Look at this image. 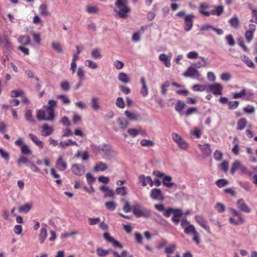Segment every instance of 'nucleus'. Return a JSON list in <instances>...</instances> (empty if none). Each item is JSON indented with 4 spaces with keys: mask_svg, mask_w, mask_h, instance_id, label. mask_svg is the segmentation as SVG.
I'll list each match as a JSON object with an SVG mask.
<instances>
[{
    "mask_svg": "<svg viewBox=\"0 0 257 257\" xmlns=\"http://www.w3.org/2000/svg\"><path fill=\"white\" fill-rule=\"evenodd\" d=\"M127 0H117L115 3L116 9L114 11L118 17L125 19L131 12V8L127 6Z\"/></svg>",
    "mask_w": 257,
    "mask_h": 257,
    "instance_id": "obj_1",
    "label": "nucleus"
},
{
    "mask_svg": "<svg viewBox=\"0 0 257 257\" xmlns=\"http://www.w3.org/2000/svg\"><path fill=\"white\" fill-rule=\"evenodd\" d=\"M128 121L127 119L123 117H118L116 122H113L111 123L112 130L115 132H118L120 130H124L126 128L128 125Z\"/></svg>",
    "mask_w": 257,
    "mask_h": 257,
    "instance_id": "obj_2",
    "label": "nucleus"
},
{
    "mask_svg": "<svg viewBox=\"0 0 257 257\" xmlns=\"http://www.w3.org/2000/svg\"><path fill=\"white\" fill-rule=\"evenodd\" d=\"M253 97V92L251 90L245 88L242 89L240 92L234 93L233 95L234 99L242 98L246 100H251Z\"/></svg>",
    "mask_w": 257,
    "mask_h": 257,
    "instance_id": "obj_3",
    "label": "nucleus"
},
{
    "mask_svg": "<svg viewBox=\"0 0 257 257\" xmlns=\"http://www.w3.org/2000/svg\"><path fill=\"white\" fill-rule=\"evenodd\" d=\"M173 140L177 144L178 147L183 150L187 149L189 147V144L184 141L182 138L176 133L172 134Z\"/></svg>",
    "mask_w": 257,
    "mask_h": 257,
    "instance_id": "obj_4",
    "label": "nucleus"
},
{
    "mask_svg": "<svg viewBox=\"0 0 257 257\" xmlns=\"http://www.w3.org/2000/svg\"><path fill=\"white\" fill-rule=\"evenodd\" d=\"M15 144L17 146L20 148L21 153L23 155L27 156L32 154V150L30 149L29 147L23 141L22 139L20 138L16 140Z\"/></svg>",
    "mask_w": 257,
    "mask_h": 257,
    "instance_id": "obj_5",
    "label": "nucleus"
},
{
    "mask_svg": "<svg viewBox=\"0 0 257 257\" xmlns=\"http://www.w3.org/2000/svg\"><path fill=\"white\" fill-rule=\"evenodd\" d=\"M223 90V86L219 83L213 84H207L206 92H211L215 95H221Z\"/></svg>",
    "mask_w": 257,
    "mask_h": 257,
    "instance_id": "obj_6",
    "label": "nucleus"
},
{
    "mask_svg": "<svg viewBox=\"0 0 257 257\" xmlns=\"http://www.w3.org/2000/svg\"><path fill=\"white\" fill-rule=\"evenodd\" d=\"M183 76L186 77H191L199 79L200 74L195 67L189 66L184 72Z\"/></svg>",
    "mask_w": 257,
    "mask_h": 257,
    "instance_id": "obj_7",
    "label": "nucleus"
},
{
    "mask_svg": "<svg viewBox=\"0 0 257 257\" xmlns=\"http://www.w3.org/2000/svg\"><path fill=\"white\" fill-rule=\"evenodd\" d=\"M139 204H136L133 207V212L134 214L138 217H148L150 215V211L146 209L141 210L139 208Z\"/></svg>",
    "mask_w": 257,
    "mask_h": 257,
    "instance_id": "obj_8",
    "label": "nucleus"
},
{
    "mask_svg": "<svg viewBox=\"0 0 257 257\" xmlns=\"http://www.w3.org/2000/svg\"><path fill=\"white\" fill-rule=\"evenodd\" d=\"M71 170L73 174L78 176H82L85 173L84 166L79 164L72 165L71 167Z\"/></svg>",
    "mask_w": 257,
    "mask_h": 257,
    "instance_id": "obj_9",
    "label": "nucleus"
},
{
    "mask_svg": "<svg viewBox=\"0 0 257 257\" xmlns=\"http://www.w3.org/2000/svg\"><path fill=\"white\" fill-rule=\"evenodd\" d=\"M256 26L254 24H250L248 26V30L245 32L244 36L247 43H250L253 38L254 33L255 31Z\"/></svg>",
    "mask_w": 257,
    "mask_h": 257,
    "instance_id": "obj_10",
    "label": "nucleus"
},
{
    "mask_svg": "<svg viewBox=\"0 0 257 257\" xmlns=\"http://www.w3.org/2000/svg\"><path fill=\"white\" fill-rule=\"evenodd\" d=\"M56 168L60 171H64L67 168V164L63 157L59 156L56 161Z\"/></svg>",
    "mask_w": 257,
    "mask_h": 257,
    "instance_id": "obj_11",
    "label": "nucleus"
},
{
    "mask_svg": "<svg viewBox=\"0 0 257 257\" xmlns=\"http://www.w3.org/2000/svg\"><path fill=\"white\" fill-rule=\"evenodd\" d=\"M194 16L193 14L187 15L184 17L185 26L184 30L186 32L190 31L193 26V21Z\"/></svg>",
    "mask_w": 257,
    "mask_h": 257,
    "instance_id": "obj_12",
    "label": "nucleus"
},
{
    "mask_svg": "<svg viewBox=\"0 0 257 257\" xmlns=\"http://www.w3.org/2000/svg\"><path fill=\"white\" fill-rule=\"evenodd\" d=\"M150 197L154 200L163 201L164 199V195L160 189H153L150 192Z\"/></svg>",
    "mask_w": 257,
    "mask_h": 257,
    "instance_id": "obj_13",
    "label": "nucleus"
},
{
    "mask_svg": "<svg viewBox=\"0 0 257 257\" xmlns=\"http://www.w3.org/2000/svg\"><path fill=\"white\" fill-rule=\"evenodd\" d=\"M237 208L241 211L248 213L251 212V209L245 203L243 199H239L236 202Z\"/></svg>",
    "mask_w": 257,
    "mask_h": 257,
    "instance_id": "obj_14",
    "label": "nucleus"
},
{
    "mask_svg": "<svg viewBox=\"0 0 257 257\" xmlns=\"http://www.w3.org/2000/svg\"><path fill=\"white\" fill-rule=\"evenodd\" d=\"M57 101L51 99L49 100L48 105L45 106V108L47 110L48 112L50 115L54 119L55 114H54V108L57 105Z\"/></svg>",
    "mask_w": 257,
    "mask_h": 257,
    "instance_id": "obj_15",
    "label": "nucleus"
},
{
    "mask_svg": "<svg viewBox=\"0 0 257 257\" xmlns=\"http://www.w3.org/2000/svg\"><path fill=\"white\" fill-rule=\"evenodd\" d=\"M124 113L127 118L131 121L137 120L140 117V114L136 111L126 110Z\"/></svg>",
    "mask_w": 257,
    "mask_h": 257,
    "instance_id": "obj_16",
    "label": "nucleus"
},
{
    "mask_svg": "<svg viewBox=\"0 0 257 257\" xmlns=\"http://www.w3.org/2000/svg\"><path fill=\"white\" fill-rule=\"evenodd\" d=\"M37 118L39 120H44L47 121H52L54 120V118L50 114L46 115L45 112L41 109L37 110Z\"/></svg>",
    "mask_w": 257,
    "mask_h": 257,
    "instance_id": "obj_17",
    "label": "nucleus"
},
{
    "mask_svg": "<svg viewBox=\"0 0 257 257\" xmlns=\"http://www.w3.org/2000/svg\"><path fill=\"white\" fill-rule=\"evenodd\" d=\"M54 131L52 126H50L47 124H44L41 126V134L42 136L47 137L51 135Z\"/></svg>",
    "mask_w": 257,
    "mask_h": 257,
    "instance_id": "obj_18",
    "label": "nucleus"
},
{
    "mask_svg": "<svg viewBox=\"0 0 257 257\" xmlns=\"http://www.w3.org/2000/svg\"><path fill=\"white\" fill-rule=\"evenodd\" d=\"M107 165L106 163L101 161H99L96 163L94 167H93L94 172H103L107 169Z\"/></svg>",
    "mask_w": 257,
    "mask_h": 257,
    "instance_id": "obj_19",
    "label": "nucleus"
},
{
    "mask_svg": "<svg viewBox=\"0 0 257 257\" xmlns=\"http://www.w3.org/2000/svg\"><path fill=\"white\" fill-rule=\"evenodd\" d=\"M209 6L205 3H201L199 7V12L201 15L206 16H210V12L208 11Z\"/></svg>",
    "mask_w": 257,
    "mask_h": 257,
    "instance_id": "obj_20",
    "label": "nucleus"
},
{
    "mask_svg": "<svg viewBox=\"0 0 257 257\" xmlns=\"http://www.w3.org/2000/svg\"><path fill=\"white\" fill-rule=\"evenodd\" d=\"M103 237L108 242L112 243L113 246L119 248H121L122 247L120 243L118 241L115 240L112 237L110 236L109 233H104Z\"/></svg>",
    "mask_w": 257,
    "mask_h": 257,
    "instance_id": "obj_21",
    "label": "nucleus"
},
{
    "mask_svg": "<svg viewBox=\"0 0 257 257\" xmlns=\"http://www.w3.org/2000/svg\"><path fill=\"white\" fill-rule=\"evenodd\" d=\"M118 80L121 83L127 84L130 82V76L125 73L121 72L117 75Z\"/></svg>",
    "mask_w": 257,
    "mask_h": 257,
    "instance_id": "obj_22",
    "label": "nucleus"
},
{
    "mask_svg": "<svg viewBox=\"0 0 257 257\" xmlns=\"http://www.w3.org/2000/svg\"><path fill=\"white\" fill-rule=\"evenodd\" d=\"M195 220L196 222L203 228H204L208 232H209V227L206 225V221L204 218L200 215L195 216Z\"/></svg>",
    "mask_w": 257,
    "mask_h": 257,
    "instance_id": "obj_23",
    "label": "nucleus"
},
{
    "mask_svg": "<svg viewBox=\"0 0 257 257\" xmlns=\"http://www.w3.org/2000/svg\"><path fill=\"white\" fill-rule=\"evenodd\" d=\"M214 9L210 11V16L213 15L216 16H220L224 11V8L222 6H214Z\"/></svg>",
    "mask_w": 257,
    "mask_h": 257,
    "instance_id": "obj_24",
    "label": "nucleus"
},
{
    "mask_svg": "<svg viewBox=\"0 0 257 257\" xmlns=\"http://www.w3.org/2000/svg\"><path fill=\"white\" fill-rule=\"evenodd\" d=\"M18 42L22 46H27L30 44L31 39L29 36H20L18 39Z\"/></svg>",
    "mask_w": 257,
    "mask_h": 257,
    "instance_id": "obj_25",
    "label": "nucleus"
},
{
    "mask_svg": "<svg viewBox=\"0 0 257 257\" xmlns=\"http://www.w3.org/2000/svg\"><path fill=\"white\" fill-rule=\"evenodd\" d=\"M159 60L163 62L166 67L169 68L171 65V61L170 58L165 54L162 53L160 54L159 56Z\"/></svg>",
    "mask_w": 257,
    "mask_h": 257,
    "instance_id": "obj_26",
    "label": "nucleus"
},
{
    "mask_svg": "<svg viewBox=\"0 0 257 257\" xmlns=\"http://www.w3.org/2000/svg\"><path fill=\"white\" fill-rule=\"evenodd\" d=\"M172 177L171 176L166 175L162 179L163 185L167 188H171L174 185V183L172 182Z\"/></svg>",
    "mask_w": 257,
    "mask_h": 257,
    "instance_id": "obj_27",
    "label": "nucleus"
},
{
    "mask_svg": "<svg viewBox=\"0 0 257 257\" xmlns=\"http://www.w3.org/2000/svg\"><path fill=\"white\" fill-rule=\"evenodd\" d=\"M185 106V102L183 101H181V100L178 99L176 101V103L175 106V109L180 114L182 115L183 114V109Z\"/></svg>",
    "mask_w": 257,
    "mask_h": 257,
    "instance_id": "obj_28",
    "label": "nucleus"
},
{
    "mask_svg": "<svg viewBox=\"0 0 257 257\" xmlns=\"http://www.w3.org/2000/svg\"><path fill=\"white\" fill-rule=\"evenodd\" d=\"M199 148L201 150L202 153L204 155L207 156H209L211 154V149H210V146L208 144H205L204 145H199Z\"/></svg>",
    "mask_w": 257,
    "mask_h": 257,
    "instance_id": "obj_29",
    "label": "nucleus"
},
{
    "mask_svg": "<svg viewBox=\"0 0 257 257\" xmlns=\"http://www.w3.org/2000/svg\"><path fill=\"white\" fill-rule=\"evenodd\" d=\"M59 145L62 148H66L67 146L70 145L78 146V143L76 141H74L71 139H68L65 141H61L60 142Z\"/></svg>",
    "mask_w": 257,
    "mask_h": 257,
    "instance_id": "obj_30",
    "label": "nucleus"
},
{
    "mask_svg": "<svg viewBox=\"0 0 257 257\" xmlns=\"http://www.w3.org/2000/svg\"><path fill=\"white\" fill-rule=\"evenodd\" d=\"M90 104L91 108L94 111H97L100 108V105L98 103V98L96 97H93L91 98Z\"/></svg>",
    "mask_w": 257,
    "mask_h": 257,
    "instance_id": "obj_31",
    "label": "nucleus"
},
{
    "mask_svg": "<svg viewBox=\"0 0 257 257\" xmlns=\"http://www.w3.org/2000/svg\"><path fill=\"white\" fill-rule=\"evenodd\" d=\"M29 137L40 148H43L44 147L43 143L41 141L39 140L37 136L32 134H30L29 135Z\"/></svg>",
    "mask_w": 257,
    "mask_h": 257,
    "instance_id": "obj_32",
    "label": "nucleus"
},
{
    "mask_svg": "<svg viewBox=\"0 0 257 257\" xmlns=\"http://www.w3.org/2000/svg\"><path fill=\"white\" fill-rule=\"evenodd\" d=\"M241 165L242 164L240 161L239 160L235 161L232 164L230 172L231 174L233 175L236 170H240Z\"/></svg>",
    "mask_w": 257,
    "mask_h": 257,
    "instance_id": "obj_33",
    "label": "nucleus"
},
{
    "mask_svg": "<svg viewBox=\"0 0 257 257\" xmlns=\"http://www.w3.org/2000/svg\"><path fill=\"white\" fill-rule=\"evenodd\" d=\"M0 44L6 48L9 49L11 47V44L8 41L7 38L5 36L0 35Z\"/></svg>",
    "mask_w": 257,
    "mask_h": 257,
    "instance_id": "obj_34",
    "label": "nucleus"
},
{
    "mask_svg": "<svg viewBox=\"0 0 257 257\" xmlns=\"http://www.w3.org/2000/svg\"><path fill=\"white\" fill-rule=\"evenodd\" d=\"M47 237V230L45 228H42L40 230V232L39 235V239L40 243H44V241Z\"/></svg>",
    "mask_w": 257,
    "mask_h": 257,
    "instance_id": "obj_35",
    "label": "nucleus"
},
{
    "mask_svg": "<svg viewBox=\"0 0 257 257\" xmlns=\"http://www.w3.org/2000/svg\"><path fill=\"white\" fill-rule=\"evenodd\" d=\"M150 176H145L144 175H141L139 176V183L141 184V185L143 187H145L148 184L149 178Z\"/></svg>",
    "mask_w": 257,
    "mask_h": 257,
    "instance_id": "obj_36",
    "label": "nucleus"
},
{
    "mask_svg": "<svg viewBox=\"0 0 257 257\" xmlns=\"http://www.w3.org/2000/svg\"><path fill=\"white\" fill-rule=\"evenodd\" d=\"M199 58L201 59V61L194 62L193 63L194 66L196 68L206 67L207 65V64L205 58L203 57H200Z\"/></svg>",
    "mask_w": 257,
    "mask_h": 257,
    "instance_id": "obj_37",
    "label": "nucleus"
},
{
    "mask_svg": "<svg viewBox=\"0 0 257 257\" xmlns=\"http://www.w3.org/2000/svg\"><path fill=\"white\" fill-rule=\"evenodd\" d=\"M91 56L92 58L94 59H100L102 57V55L100 51L97 48L92 49L91 52Z\"/></svg>",
    "mask_w": 257,
    "mask_h": 257,
    "instance_id": "obj_38",
    "label": "nucleus"
},
{
    "mask_svg": "<svg viewBox=\"0 0 257 257\" xmlns=\"http://www.w3.org/2000/svg\"><path fill=\"white\" fill-rule=\"evenodd\" d=\"M229 23L230 26L234 29H237L239 27V20L236 16L231 18L229 20Z\"/></svg>",
    "mask_w": 257,
    "mask_h": 257,
    "instance_id": "obj_39",
    "label": "nucleus"
},
{
    "mask_svg": "<svg viewBox=\"0 0 257 257\" xmlns=\"http://www.w3.org/2000/svg\"><path fill=\"white\" fill-rule=\"evenodd\" d=\"M247 124V120L245 118H242L237 121V130H243Z\"/></svg>",
    "mask_w": 257,
    "mask_h": 257,
    "instance_id": "obj_40",
    "label": "nucleus"
},
{
    "mask_svg": "<svg viewBox=\"0 0 257 257\" xmlns=\"http://www.w3.org/2000/svg\"><path fill=\"white\" fill-rule=\"evenodd\" d=\"M85 65L86 66L92 69H96L98 67V65L96 62L89 59H87L85 61Z\"/></svg>",
    "mask_w": 257,
    "mask_h": 257,
    "instance_id": "obj_41",
    "label": "nucleus"
},
{
    "mask_svg": "<svg viewBox=\"0 0 257 257\" xmlns=\"http://www.w3.org/2000/svg\"><path fill=\"white\" fill-rule=\"evenodd\" d=\"M25 117L30 122H34L35 121V119L32 115V111L30 109L26 110Z\"/></svg>",
    "mask_w": 257,
    "mask_h": 257,
    "instance_id": "obj_42",
    "label": "nucleus"
},
{
    "mask_svg": "<svg viewBox=\"0 0 257 257\" xmlns=\"http://www.w3.org/2000/svg\"><path fill=\"white\" fill-rule=\"evenodd\" d=\"M40 14L44 16L48 15V11L47 10V5L46 4H42L39 8Z\"/></svg>",
    "mask_w": 257,
    "mask_h": 257,
    "instance_id": "obj_43",
    "label": "nucleus"
},
{
    "mask_svg": "<svg viewBox=\"0 0 257 257\" xmlns=\"http://www.w3.org/2000/svg\"><path fill=\"white\" fill-rule=\"evenodd\" d=\"M61 89L64 91H68L70 89L69 82L67 80H62L60 84Z\"/></svg>",
    "mask_w": 257,
    "mask_h": 257,
    "instance_id": "obj_44",
    "label": "nucleus"
},
{
    "mask_svg": "<svg viewBox=\"0 0 257 257\" xmlns=\"http://www.w3.org/2000/svg\"><path fill=\"white\" fill-rule=\"evenodd\" d=\"M106 208L110 211H114L116 207V204L113 201H108L105 203Z\"/></svg>",
    "mask_w": 257,
    "mask_h": 257,
    "instance_id": "obj_45",
    "label": "nucleus"
},
{
    "mask_svg": "<svg viewBox=\"0 0 257 257\" xmlns=\"http://www.w3.org/2000/svg\"><path fill=\"white\" fill-rule=\"evenodd\" d=\"M32 207V203H26L24 205L19 208V211L20 212H26L27 213L29 211Z\"/></svg>",
    "mask_w": 257,
    "mask_h": 257,
    "instance_id": "obj_46",
    "label": "nucleus"
},
{
    "mask_svg": "<svg viewBox=\"0 0 257 257\" xmlns=\"http://www.w3.org/2000/svg\"><path fill=\"white\" fill-rule=\"evenodd\" d=\"M194 91H206L207 90V84L204 85H201L199 84H195L192 86V87Z\"/></svg>",
    "mask_w": 257,
    "mask_h": 257,
    "instance_id": "obj_47",
    "label": "nucleus"
},
{
    "mask_svg": "<svg viewBox=\"0 0 257 257\" xmlns=\"http://www.w3.org/2000/svg\"><path fill=\"white\" fill-rule=\"evenodd\" d=\"M242 60L246 64V65L251 68H254V63L252 61L251 59H250L248 57L244 55L242 57Z\"/></svg>",
    "mask_w": 257,
    "mask_h": 257,
    "instance_id": "obj_48",
    "label": "nucleus"
},
{
    "mask_svg": "<svg viewBox=\"0 0 257 257\" xmlns=\"http://www.w3.org/2000/svg\"><path fill=\"white\" fill-rule=\"evenodd\" d=\"M80 156L83 161H87L89 158V153L87 151H78L76 155V157H79Z\"/></svg>",
    "mask_w": 257,
    "mask_h": 257,
    "instance_id": "obj_49",
    "label": "nucleus"
},
{
    "mask_svg": "<svg viewBox=\"0 0 257 257\" xmlns=\"http://www.w3.org/2000/svg\"><path fill=\"white\" fill-rule=\"evenodd\" d=\"M141 145L145 147H152L154 146V142L150 140L144 139L140 142Z\"/></svg>",
    "mask_w": 257,
    "mask_h": 257,
    "instance_id": "obj_50",
    "label": "nucleus"
},
{
    "mask_svg": "<svg viewBox=\"0 0 257 257\" xmlns=\"http://www.w3.org/2000/svg\"><path fill=\"white\" fill-rule=\"evenodd\" d=\"M0 155L5 159L7 163L9 162L10 160V154L8 152L3 148H0Z\"/></svg>",
    "mask_w": 257,
    "mask_h": 257,
    "instance_id": "obj_51",
    "label": "nucleus"
},
{
    "mask_svg": "<svg viewBox=\"0 0 257 257\" xmlns=\"http://www.w3.org/2000/svg\"><path fill=\"white\" fill-rule=\"evenodd\" d=\"M122 202L123 203V206L122 209L125 213H128L131 211V207L129 202L125 199H122Z\"/></svg>",
    "mask_w": 257,
    "mask_h": 257,
    "instance_id": "obj_52",
    "label": "nucleus"
},
{
    "mask_svg": "<svg viewBox=\"0 0 257 257\" xmlns=\"http://www.w3.org/2000/svg\"><path fill=\"white\" fill-rule=\"evenodd\" d=\"M98 11V7L96 6H88L86 9V11L90 14H96Z\"/></svg>",
    "mask_w": 257,
    "mask_h": 257,
    "instance_id": "obj_53",
    "label": "nucleus"
},
{
    "mask_svg": "<svg viewBox=\"0 0 257 257\" xmlns=\"http://www.w3.org/2000/svg\"><path fill=\"white\" fill-rule=\"evenodd\" d=\"M76 73H77V76L78 78L80 80H83L84 79L85 71L83 70V68L82 67H79L78 68V69L76 71Z\"/></svg>",
    "mask_w": 257,
    "mask_h": 257,
    "instance_id": "obj_54",
    "label": "nucleus"
},
{
    "mask_svg": "<svg viewBox=\"0 0 257 257\" xmlns=\"http://www.w3.org/2000/svg\"><path fill=\"white\" fill-rule=\"evenodd\" d=\"M52 48L59 53H62L63 52L61 46L58 42H53L52 43Z\"/></svg>",
    "mask_w": 257,
    "mask_h": 257,
    "instance_id": "obj_55",
    "label": "nucleus"
},
{
    "mask_svg": "<svg viewBox=\"0 0 257 257\" xmlns=\"http://www.w3.org/2000/svg\"><path fill=\"white\" fill-rule=\"evenodd\" d=\"M109 252L108 250L104 249L101 247H99L96 249L97 254L100 257L105 256L108 254Z\"/></svg>",
    "mask_w": 257,
    "mask_h": 257,
    "instance_id": "obj_56",
    "label": "nucleus"
},
{
    "mask_svg": "<svg viewBox=\"0 0 257 257\" xmlns=\"http://www.w3.org/2000/svg\"><path fill=\"white\" fill-rule=\"evenodd\" d=\"M196 230L194 226L192 224H190L187 228H185L184 232L186 234H193L196 232Z\"/></svg>",
    "mask_w": 257,
    "mask_h": 257,
    "instance_id": "obj_57",
    "label": "nucleus"
},
{
    "mask_svg": "<svg viewBox=\"0 0 257 257\" xmlns=\"http://www.w3.org/2000/svg\"><path fill=\"white\" fill-rule=\"evenodd\" d=\"M187 57L190 59H195L199 58V54L196 51H190L187 54Z\"/></svg>",
    "mask_w": 257,
    "mask_h": 257,
    "instance_id": "obj_58",
    "label": "nucleus"
},
{
    "mask_svg": "<svg viewBox=\"0 0 257 257\" xmlns=\"http://www.w3.org/2000/svg\"><path fill=\"white\" fill-rule=\"evenodd\" d=\"M115 104L118 107L120 108H123L125 106V103L123 99L121 97H118L117 98L115 101Z\"/></svg>",
    "mask_w": 257,
    "mask_h": 257,
    "instance_id": "obj_59",
    "label": "nucleus"
},
{
    "mask_svg": "<svg viewBox=\"0 0 257 257\" xmlns=\"http://www.w3.org/2000/svg\"><path fill=\"white\" fill-rule=\"evenodd\" d=\"M116 193L122 196L127 194L126 188L125 187H117L115 190Z\"/></svg>",
    "mask_w": 257,
    "mask_h": 257,
    "instance_id": "obj_60",
    "label": "nucleus"
},
{
    "mask_svg": "<svg viewBox=\"0 0 257 257\" xmlns=\"http://www.w3.org/2000/svg\"><path fill=\"white\" fill-rule=\"evenodd\" d=\"M177 248V246L176 244L173 243L170 246L166 247L165 251L166 253L170 254L174 252V251L175 250V249Z\"/></svg>",
    "mask_w": 257,
    "mask_h": 257,
    "instance_id": "obj_61",
    "label": "nucleus"
},
{
    "mask_svg": "<svg viewBox=\"0 0 257 257\" xmlns=\"http://www.w3.org/2000/svg\"><path fill=\"white\" fill-rule=\"evenodd\" d=\"M57 98L61 99L63 104H69L70 103L69 98L65 95H59Z\"/></svg>",
    "mask_w": 257,
    "mask_h": 257,
    "instance_id": "obj_62",
    "label": "nucleus"
},
{
    "mask_svg": "<svg viewBox=\"0 0 257 257\" xmlns=\"http://www.w3.org/2000/svg\"><path fill=\"white\" fill-rule=\"evenodd\" d=\"M228 183V181L226 180V179H219L216 182V185L219 187V188H222L225 186H226Z\"/></svg>",
    "mask_w": 257,
    "mask_h": 257,
    "instance_id": "obj_63",
    "label": "nucleus"
},
{
    "mask_svg": "<svg viewBox=\"0 0 257 257\" xmlns=\"http://www.w3.org/2000/svg\"><path fill=\"white\" fill-rule=\"evenodd\" d=\"M215 208L219 213H222L225 210V206L220 203H216L215 206Z\"/></svg>",
    "mask_w": 257,
    "mask_h": 257,
    "instance_id": "obj_64",
    "label": "nucleus"
}]
</instances>
